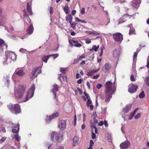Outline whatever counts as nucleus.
I'll return each instance as SVG.
<instances>
[{
  "mask_svg": "<svg viewBox=\"0 0 149 149\" xmlns=\"http://www.w3.org/2000/svg\"><path fill=\"white\" fill-rule=\"evenodd\" d=\"M26 87L22 86H19L17 89L14 91L15 97L17 99L22 98L25 91Z\"/></svg>",
  "mask_w": 149,
  "mask_h": 149,
  "instance_id": "obj_3",
  "label": "nucleus"
},
{
  "mask_svg": "<svg viewBox=\"0 0 149 149\" xmlns=\"http://www.w3.org/2000/svg\"><path fill=\"white\" fill-rule=\"evenodd\" d=\"M50 56H53V58L54 59L56 58L57 57H58V54H52V55H49Z\"/></svg>",
  "mask_w": 149,
  "mask_h": 149,
  "instance_id": "obj_39",
  "label": "nucleus"
},
{
  "mask_svg": "<svg viewBox=\"0 0 149 149\" xmlns=\"http://www.w3.org/2000/svg\"><path fill=\"white\" fill-rule=\"evenodd\" d=\"M105 86L106 94L105 102L108 103L112 97V95L114 93L116 90V85L115 82L112 83L110 81H108L105 83Z\"/></svg>",
  "mask_w": 149,
  "mask_h": 149,
  "instance_id": "obj_1",
  "label": "nucleus"
},
{
  "mask_svg": "<svg viewBox=\"0 0 149 149\" xmlns=\"http://www.w3.org/2000/svg\"><path fill=\"white\" fill-rule=\"evenodd\" d=\"M137 88L136 86L131 84L129 86L128 91L130 93H134L136 91Z\"/></svg>",
  "mask_w": 149,
  "mask_h": 149,
  "instance_id": "obj_9",
  "label": "nucleus"
},
{
  "mask_svg": "<svg viewBox=\"0 0 149 149\" xmlns=\"http://www.w3.org/2000/svg\"><path fill=\"white\" fill-rule=\"evenodd\" d=\"M17 127H15L12 130V132L13 133L18 134L19 129V125L18 124L17 125Z\"/></svg>",
  "mask_w": 149,
  "mask_h": 149,
  "instance_id": "obj_20",
  "label": "nucleus"
},
{
  "mask_svg": "<svg viewBox=\"0 0 149 149\" xmlns=\"http://www.w3.org/2000/svg\"><path fill=\"white\" fill-rule=\"evenodd\" d=\"M23 15L24 17L28 18V15L26 12L25 10L24 9L23 10Z\"/></svg>",
  "mask_w": 149,
  "mask_h": 149,
  "instance_id": "obj_36",
  "label": "nucleus"
},
{
  "mask_svg": "<svg viewBox=\"0 0 149 149\" xmlns=\"http://www.w3.org/2000/svg\"><path fill=\"white\" fill-rule=\"evenodd\" d=\"M134 31L133 30L130 29L129 32V34L130 35L131 34H133L134 33Z\"/></svg>",
  "mask_w": 149,
  "mask_h": 149,
  "instance_id": "obj_52",
  "label": "nucleus"
},
{
  "mask_svg": "<svg viewBox=\"0 0 149 149\" xmlns=\"http://www.w3.org/2000/svg\"><path fill=\"white\" fill-rule=\"evenodd\" d=\"M93 34L94 35H95L96 36H97V35H99L100 34L99 33H98V32H97L95 31H93Z\"/></svg>",
  "mask_w": 149,
  "mask_h": 149,
  "instance_id": "obj_61",
  "label": "nucleus"
},
{
  "mask_svg": "<svg viewBox=\"0 0 149 149\" xmlns=\"http://www.w3.org/2000/svg\"><path fill=\"white\" fill-rule=\"evenodd\" d=\"M131 107V104H128L123 109V112L125 113H127L128 111L130 110Z\"/></svg>",
  "mask_w": 149,
  "mask_h": 149,
  "instance_id": "obj_17",
  "label": "nucleus"
},
{
  "mask_svg": "<svg viewBox=\"0 0 149 149\" xmlns=\"http://www.w3.org/2000/svg\"><path fill=\"white\" fill-rule=\"evenodd\" d=\"M34 28L32 24H31L30 26H29L26 30L27 33L29 34H32Z\"/></svg>",
  "mask_w": 149,
  "mask_h": 149,
  "instance_id": "obj_18",
  "label": "nucleus"
},
{
  "mask_svg": "<svg viewBox=\"0 0 149 149\" xmlns=\"http://www.w3.org/2000/svg\"><path fill=\"white\" fill-rule=\"evenodd\" d=\"M6 57L3 61L4 65L8 64L10 63L12 60H16V56L13 52L7 51L6 52Z\"/></svg>",
  "mask_w": 149,
  "mask_h": 149,
  "instance_id": "obj_2",
  "label": "nucleus"
},
{
  "mask_svg": "<svg viewBox=\"0 0 149 149\" xmlns=\"http://www.w3.org/2000/svg\"><path fill=\"white\" fill-rule=\"evenodd\" d=\"M99 69L97 70H91L89 71V72H87V75L88 76H92L94 74V73L97 72Z\"/></svg>",
  "mask_w": 149,
  "mask_h": 149,
  "instance_id": "obj_23",
  "label": "nucleus"
},
{
  "mask_svg": "<svg viewBox=\"0 0 149 149\" xmlns=\"http://www.w3.org/2000/svg\"><path fill=\"white\" fill-rule=\"evenodd\" d=\"M13 105L11 103H10L9 104L7 105V107L9 109H10V111L12 112H13Z\"/></svg>",
  "mask_w": 149,
  "mask_h": 149,
  "instance_id": "obj_29",
  "label": "nucleus"
},
{
  "mask_svg": "<svg viewBox=\"0 0 149 149\" xmlns=\"http://www.w3.org/2000/svg\"><path fill=\"white\" fill-rule=\"evenodd\" d=\"M92 102L91 100L89 99H88L87 100V101L86 102V105L87 107H89V106L91 105V104L92 103Z\"/></svg>",
  "mask_w": 149,
  "mask_h": 149,
  "instance_id": "obj_37",
  "label": "nucleus"
},
{
  "mask_svg": "<svg viewBox=\"0 0 149 149\" xmlns=\"http://www.w3.org/2000/svg\"><path fill=\"white\" fill-rule=\"evenodd\" d=\"M76 12V10H73L72 11V14L73 15H75Z\"/></svg>",
  "mask_w": 149,
  "mask_h": 149,
  "instance_id": "obj_64",
  "label": "nucleus"
},
{
  "mask_svg": "<svg viewBox=\"0 0 149 149\" xmlns=\"http://www.w3.org/2000/svg\"><path fill=\"white\" fill-rule=\"evenodd\" d=\"M55 149H64V148L63 146H59Z\"/></svg>",
  "mask_w": 149,
  "mask_h": 149,
  "instance_id": "obj_59",
  "label": "nucleus"
},
{
  "mask_svg": "<svg viewBox=\"0 0 149 149\" xmlns=\"http://www.w3.org/2000/svg\"><path fill=\"white\" fill-rule=\"evenodd\" d=\"M92 47L95 52H97L98 49V47H97V46L96 45H93L92 46Z\"/></svg>",
  "mask_w": 149,
  "mask_h": 149,
  "instance_id": "obj_43",
  "label": "nucleus"
},
{
  "mask_svg": "<svg viewBox=\"0 0 149 149\" xmlns=\"http://www.w3.org/2000/svg\"><path fill=\"white\" fill-rule=\"evenodd\" d=\"M51 139L52 141L54 140V138L55 137L56 140L59 143H61L63 140L62 135L59 132H53L50 134Z\"/></svg>",
  "mask_w": 149,
  "mask_h": 149,
  "instance_id": "obj_6",
  "label": "nucleus"
},
{
  "mask_svg": "<svg viewBox=\"0 0 149 149\" xmlns=\"http://www.w3.org/2000/svg\"><path fill=\"white\" fill-rule=\"evenodd\" d=\"M104 124L106 127H107L108 126V123H107V121H106V120H104Z\"/></svg>",
  "mask_w": 149,
  "mask_h": 149,
  "instance_id": "obj_54",
  "label": "nucleus"
},
{
  "mask_svg": "<svg viewBox=\"0 0 149 149\" xmlns=\"http://www.w3.org/2000/svg\"><path fill=\"white\" fill-rule=\"evenodd\" d=\"M113 38L116 42L120 43L123 40V36L120 33H117L113 34Z\"/></svg>",
  "mask_w": 149,
  "mask_h": 149,
  "instance_id": "obj_7",
  "label": "nucleus"
},
{
  "mask_svg": "<svg viewBox=\"0 0 149 149\" xmlns=\"http://www.w3.org/2000/svg\"><path fill=\"white\" fill-rule=\"evenodd\" d=\"M77 23L75 22L72 23L70 24L71 27L74 29H75V26L77 24Z\"/></svg>",
  "mask_w": 149,
  "mask_h": 149,
  "instance_id": "obj_38",
  "label": "nucleus"
},
{
  "mask_svg": "<svg viewBox=\"0 0 149 149\" xmlns=\"http://www.w3.org/2000/svg\"><path fill=\"white\" fill-rule=\"evenodd\" d=\"M21 112V110L19 105L18 104H15L14 107L13 112L15 114L19 113Z\"/></svg>",
  "mask_w": 149,
  "mask_h": 149,
  "instance_id": "obj_13",
  "label": "nucleus"
},
{
  "mask_svg": "<svg viewBox=\"0 0 149 149\" xmlns=\"http://www.w3.org/2000/svg\"><path fill=\"white\" fill-rule=\"evenodd\" d=\"M119 55V52L118 51L114 50L113 51V55L115 59H118Z\"/></svg>",
  "mask_w": 149,
  "mask_h": 149,
  "instance_id": "obj_21",
  "label": "nucleus"
},
{
  "mask_svg": "<svg viewBox=\"0 0 149 149\" xmlns=\"http://www.w3.org/2000/svg\"><path fill=\"white\" fill-rule=\"evenodd\" d=\"M111 68L110 64L108 63H106L102 68V71L104 72H108Z\"/></svg>",
  "mask_w": 149,
  "mask_h": 149,
  "instance_id": "obj_15",
  "label": "nucleus"
},
{
  "mask_svg": "<svg viewBox=\"0 0 149 149\" xmlns=\"http://www.w3.org/2000/svg\"><path fill=\"white\" fill-rule=\"evenodd\" d=\"M138 53L137 52H135L134 53V55H133V59L134 60L135 59V58L136 57Z\"/></svg>",
  "mask_w": 149,
  "mask_h": 149,
  "instance_id": "obj_48",
  "label": "nucleus"
},
{
  "mask_svg": "<svg viewBox=\"0 0 149 149\" xmlns=\"http://www.w3.org/2000/svg\"><path fill=\"white\" fill-rule=\"evenodd\" d=\"M27 10L30 15L32 14V12L31 10V7L29 5V3H27Z\"/></svg>",
  "mask_w": 149,
  "mask_h": 149,
  "instance_id": "obj_24",
  "label": "nucleus"
},
{
  "mask_svg": "<svg viewBox=\"0 0 149 149\" xmlns=\"http://www.w3.org/2000/svg\"><path fill=\"white\" fill-rule=\"evenodd\" d=\"M131 16L127 14H124L121 17L120 20L118 22V24H119L124 22L127 19H130Z\"/></svg>",
  "mask_w": 149,
  "mask_h": 149,
  "instance_id": "obj_10",
  "label": "nucleus"
},
{
  "mask_svg": "<svg viewBox=\"0 0 149 149\" xmlns=\"http://www.w3.org/2000/svg\"><path fill=\"white\" fill-rule=\"evenodd\" d=\"M66 121L62 120H61L60 123L58 125V127L62 130H64L66 127Z\"/></svg>",
  "mask_w": 149,
  "mask_h": 149,
  "instance_id": "obj_14",
  "label": "nucleus"
},
{
  "mask_svg": "<svg viewBox=\"0 0 149 149\" xmlns=\"http://www.w3.org/2000/svg\"><path fill=\"white\" fill-rule=\"evenodd\" d=\"M107 108H102V111H103V113L105 114L106 113V111H107L106 110Z\"/></svg>",
  "mask_w": 149,
  "mask_h": 149,
  "instance_id": "obj_53",
  "label": "nucleus"
},
{
  "mask_svg": "<svg viewBox=\"0 0 149 149\" xmlns=\"http://www.w3.org/2000/svg\"><path fill=\"white\" fill-rule=\"evenodd\" d=\"M35 90V86L34 84H33L30 87L29 90L27 92L25 98L23 101V102H26L27 101L33 97Z\"/></svg>",
  "mask_w": 149,
  "mask_h": 149,
  "instance_id": "obj_5",
  "label": "nucleus"
},
{
  "mask_svg": "<svg viewBox=\"0 0 149 149\" xmlns=\"http://www.w3.org/2000/svg\"><path fill=\"white\" fill-rule=\"evenodd\" d=\"M58 85L56 84H54L53 86V88L52 89V92L53 93L54 95V98H56V92L58 91Z\"/></svg>",
  "mask_w": 149,
  "mask_h": 149,
  "instance_id": "obj_16",
  "label": "nucleus"
},
{
  "mask_svg": "<svg viewBox=\"0 0 149 149\" xmlns=\"http://www.w3.org/2000/svg\"><path fill=\"white\" fill-rule=\"evenodd\" d=\"M141 2V0H135L132 1L131 3L132 7L134 8H137L139 6Z\"/></svg>",
  "mask_w": 149,
  "mask_h": 149,
  "instance_id": "obj_11",
  "label": "nucleus"
},
{
  "mask_svg": "<svg viewBox=\"0 0 149 149\" xmlns=\"http://www.w3.org/2000/svg\"><path fill=\"white\" fill-rule=\"evenodd\" d=\"M94 144V142L93 140H91L90 141V145L89 148H88L87 149H92L93 148V146Z\"/></svg>",
  "mask_w": 149,
  "mask_h": 149,
  "instance_id": "obj_31",
  "label": "nucleus"
},
{
  "mask_svg": "<svg viewBox=\"0 0 149 149\" xmlns=\"http://www.w3.org/2000/svg\"><path fill=\"white\" fill-rule=\"evenodd\" d=\"M130 145V143L128 141H126L120 144V146L121 149H127Z\"/></svg>",
  "mask_w": 149,
  "mask_h": 149,
  "instance_id": "obj_12",
  "label": "nucleus"
},
{
  "mask_svg": "<svg viewBox=\"0 0 149 149\" xmlns=\"http://www.w3.org/2000/svg\"><path fill=\"white\" fill-rule=\"evenodd\" d=\"M85 8H82L81 9V13L82 15H84L85 13Z\"/></svg>",
  "mask_w": 149,
  "mask_h": 149,
  "instance_id": "obj_49",
  "label": "nucleus"
},
{
  "mask_svg": "<svg viewBox=\"0 0 149 149\" xmlns=\"http://www.w3.org/2000/svg\"><path fill=\"white\" fill-rule=\"evenodd\" d=\"M141 114L140 113H138L135 116L134 118L135 119L139 118L141 116Z\"/></svg>",
  "mask_w": 149,
  "mask_h": 149,
  "instance_id": "obj_41",
  "label": "nucleus"
},
{
  "mask_svg": "<svg viewBox=\"0 0 149 149\" xmlns=\"http://www.w3.org/2000/svg\"><path fill=\"white\" fill-rule=\"evenodd\" d=\"M41 72V68L40 67H36L31 72V77L32 78L34 76L36 77L38 74Z\"/></svg>",
  "mask_w": 149,
  "mask_h": 149,
  "instance_id": "obj_8",
  "label": "nucleus"
},
{
  "mask_svg": "<svg viewBox=\"0 0 149 149\" xmlns=\"http://www.w3.org/2000/svg\"><path fill=\"white\" fill-rule=\"evenodd\" d=\"M86 84L88 89H90V85L89 82L88 81H87V82Z\"/></svg>",
  "mask_w": 149,
  "mask_h": 149,
  "instance_id": "obj_63",
  "label": "nucleus"
},
{
  "mask_svg": "<svg viewBox=\"0 0 149 149\" xmlns=\"http://www.w3.org/2000/svg\"><path fill=\"white\" fill-rule=\"evenodd\" d=\"M102 86V85L101 84H98L96 86L97 88L98 89H100Z\"/></svg>",
  "mask_w": 149,
  "mask_h": 149,
  "instance_id": "obj_58",
  "label": "nucleus"
},
{
  "mask_svg": "<svg viewBox=\"0 0 149 149\" xmlns=\"http://www.w3.org/2000/svg\"><path fill=\"white\" fill-rule=\"evenodd\" d=\"M62 78L63 79V80L65 81H67V76L65 75H63L62 76Z\"/></svg>",
  "mask_w": 149,
  "mask_h": 149,
  "instance_id": "obj_46",
  "label": "nucleus"
},
{
  "mask_svg": "<svg viewBox=\"0 0 149 149\" xmlns=\"http://www.w3.org/2000/svg\"><path fill=\"white\" fill-rule=\"evenodd\" d=\"M63 10L66 14H68L70 12V9L67 5H66L63 8Z\"/></svg>",
  "mask_w": 149,
  "mask_h": 149,
  "instance_id": "obj_27",
  "label": "nucleus"
},
{
  "mask_svg": "<svg viewBox=\"0 0 149 149\" xmlns=\"http://www.w3.org/2000/svg\"><path fill=\"white\" fill-rule=\"evenodd\" d=\"M73 17L71 15H68L66 18V20L68 22L69 20L72 19Z\"/></svg>",
  "mask_w": 149,
  "mask_h": 149,
  "instance_id": "obj_32",
  "label": "nucleus"
},
{
  "mask_svg": "<svg viewBox=\"0 0 149 149\" xmlns=\"http://www.w3.org/2000/svg\"><path fill=\"white\" fill-rule=\"evenodd\" d=\"M96 135L93 132L92 133V138L93 139H94L96 138Z\"/></svg>",
  "mask_w": 149,
  "mask_h": 149,
  "instance_id": "obj_50",
  "label": "nucleus"
},
{
  "mask_svg": "<svg viewBox=\"0 0 149 149\" xmlns=\"http://www.w3.org/2000/svg\"><path fill=\"white\" fill-rule=\"evenodd\" d=\"M50 55H47V56H45L43 57L42 58V60L45 62V63H47L48 59L49 58Z\"/></svg>",
  "mask_w": 149,
  "mask_h": 149,
  "instance_id": "obj_28",
  "label": "nucleus"
},
{
  "mask_svg": "<svg viewBox=\"0 0 149 149\" xmlns=\"http://www.w3.org/2000/svg\"><path fill=\"white\" fill-rule=\"evenodd\" d=\"M19 51L22 53H25L26 51V50L25 49L21 48L19 49Z\"/></svg>",
  "mask_w": 149,
  "mask_h": 149,
  "instance_id": "obj_45",
  "label": "nucleus"
},
{
  "mask_svg": "<svg viewBox=\"0 0 149 149\" xmlns=\"http://www.w3.org/2000/svg\"><path fill=\"white\" fill-rule=\"evenodd\" d=\"M85 40L86 43L87 44H90L91 42V40L89 39H86Z\"/></svg>",
  "mask_w": 149,
  "mask_h": 149,
  "instance_id": "obj_44",
  "label": "nucleus"
},
{
  "mask_svg": "<svg viewBox=\"0 0 149 149\" xmlns=\"http://www.w3.org/2000/svg\"><path fill=\"white\" fill-rule=\"evenodd\" d=\"M138 109V108H136L134 110V111L132 113L135 115Z\"/></svg>",
  "mask_w": 149,
  "mask_h": 149,
  "instance_id": "obj_62",
  "label": "nucleus"
},
{
  "mask_svg": "<svg viewBox=\"0 0 149 149\" xmlns=\"http://www.w3.org/2000/svg\"><path fill=\"white\" fill-rule=\"evenodd\" d=\"M74 46L75 47H81L82 45L80 43H77L74 45Z\"/></svg>",
  "mask_w": 149,
  "mask_h": 149,
  "instance_id": "obj_40",
  "label": "nucleus"
},
{
  "mask_svg": "<svg viewBox=\"0 0 149 149\" xmlns=\"http://www.w3.org/2000/svg\"><path fill=\"white\" fill-rule=\"evenodd\" d=\"M6 138L5 137H2V138L0 139V141L1 142H3L6 139Z\"/></svg>",
  "mask_w": 149,
  "mask_h": 149,
  "instance_id": "obj_56",
  "label": "nucleus"
},
{
  "mask_svg": "<svg viewBox=\"0 0 149 149\" xmlns=\"http://www.w3.org/2000/svg\"><path fill=\"white\" fill-rule=\"evenodd\" d=\"M66 69L65 68H61L60 69V71L62 73H65L66 72Z\"/></svg>",
  "mask_w": 149,
  "mask_h": 149,
  "instance_id": "obj_42",
  "label": "nucleus"
},
{
  "mask_svg": "<svg viewBox=\"0 0 149 149\" xmlns=\"http://www.w3.org/2000/svg\"><path fill=\"white\" fill-rule=\"evenodd\" d=\"M4 43V41L0 39V52H1L3 51V45Z\"/></svg>",
  "mask_w": 149,
  "mask_h": 149,
  "instance_id": "obj_26",
  "label": "nucleus"
},
{
  "mask_svg": "<svg viewBox=\"0 0 149 149\" xmlns=\"http://www.w3.org/2000/svg\"><path fill=\"white\" fill-rule=\"evenodd\" d=\"M99 76H100L99 74H97L96 75L94 76L93 77V78L94 79H97L99 77Z\"/></svg>",
  "mask_w": 149,
  "mask_h": 149,
  "instance_id": "obj_55",
  "label": "nucleus"
},
{
  "mask_svg": "<svg viewBox=\"0 0 149 149\" xmlns=\"http://www.w3.org/2000/svg\"><path fill=\"white\" fill-rule=\"evenodd\" d=\"M134 114H133V113H132L129 116V120H131L132 118H133V117H134Z\"/></svg>",
  "mask_w": 149,
  "mask_h": 149,
  "instance_id": "obj_47",
  "label": "nucleus"
},
{
  "mask_svg": "<svg viewBox=\"0 0 149 149\" xmlns=\"http://www.w3.org/2000/svg\"><path fill=\"white\" fill-rule=\"evenodd\" d=\"M130 80L132 81H135V79L134 78V76L133 75H131L130 76Z\"/></svg>",
  "mask_w": 149,
  "mask_h": 149,
  "instance_id": "obj_57",
  "label": "nucleus"
},
{
  "mask_svg": "<svg viewBox=\"0 0 149 149\" xmlns=\"http://www.w3.org/2000/svg\"><path fill=\"white\" fill-rule=\"evenodd\" d=\"M145 96L144 92L143 91H142L139 95V97L140 98H143Z\"/></svg>",
  "mask_w": 149,
  "mask_h": 149,
  "instance_id": "obj_33",
  "label": "nucleus"
},
{
  "mask_svg": "<svg viewBox=\"0 0 149 149\" xmlns=\"http://www.w3.org/2000/svg\"><path fill=\"white\" fill-rule=\"evenodd\" d=\"M16 74L18 76L22 77L24 76L25 74V72L22 69L16 72Z\"/></svg>",
  "mask_w": 149,
  "mask_h": 149,
  "instance_id": "obj_19",
  "label": "nucleus"
},
{
  "mask_svg": "<svg viewBox=\"0 0 149 149\" xmlns=\"http://www.w3.org/2000/svg\"><path fill=\"white\" fill-rule=\"evenodd\" d=\"M85 57V55L84 54H83L81 56H80L79 58H78V60L79 61L81 59L84 58Z\"/></svg>",
  "mask_w": 149,
  "mask_h": 149,
  "instance_id": "obj_51",
  "label": "nucleus"
},
{
  "mask_svg": "<svg viewBox=\"0 0 149 149\" xmlns=\"http://www.w3.org/2000/svg\"><path fill=\"white\" fill-rule=\"evenodd\" d=\"M13 138L16 139L18 141H19L20 139V138L18 134L15 135Z\"/></svg>",
  "mask_w": 149,
  "mask_h": 149,
  "instance_id": "obj_35",
  "label": "nucleus"
},
{
  "mask_svg": "<svg viewBox=\"0 0 149 149\" xmlns=\"http://www.w3.org/2000/svg\"><path fill=\"white\" fill-rule=\"evenodd\" d=\"M93 119H94V118H95L97 116V115L96 114V112H93Z\"/></svg>",
  "mask_w": 149,
  "mask_h": 149,
  "instance_id": "obj_60",
  "label": "nucleus"
},
{
  "mask_svg": "<svg viewBox=\"0 0 149 149\" xmlns=\"http://www.w3.org/2000/svg\"><path fill=\"white\" fill-rule=\"evenodd\" d=\"M35 90V86L34 84H33L30 87L29 90L27 92L25 98L23 101V102H26L27 101L33 97Z\"/></svg>",
  "mask_w": 149,
  "mask_h": 149,
  "instance_id": "obj_4",
  "label": "nucleus"
},
{
  "mask_svg": "<svg viewBox=\"0 0 149 149\" xmlns=\"http://www.w3.org/2000/svg\"><path fill=\"white\" fill-rule=\"evenodd\" d=\"M75 19L78 22H80L84 23H86V22L85 21L83 20H80L79 19L78 17H76Z\"/></svg>",
  "mask_w": 149,
  "mask_h": 149,
  "instance_id": "obj_30",
  "label": "nucleus"
},
{
  "mask_svg": "<svg viewBox=\"0 0 149 149\" xmlns=\"http://www.w3.org/2000/svg\"><path fill=\"white\" fill-rule=\"evenodd\" d=\"M58 116V114L56 112V113H53L52 116H50L49 117H47L46 119V121L48 122L47 119L49 118L50 120H51L54 118L57 117Z\"/></svg>",
  "mask_w": 149,
  "mask_h": 149,
  "instance_id": "obj_22",
  "label": "nucleus"
},
{
  "mask_svg": "<svg viewBox=\"0 0 149 149\" xmlns=\"http://www.w3.org/2000/svg\"><path fill=\"white\" fill-rule=\"evenodd\" d=\"M79 141V137L77 136H75L73 139V145L74 146H75L76 145H77L78 142Z\"/></svg>",
  "mask_w": 149,
  "mask_h": 149,
  "instance_id": "obj_25",
  "label": "nucleus"
},
{
  "mask_svg": "<svg viewBox=\"0 0 149 149\" xmlns=\"http://www.w3.org/2000/svg\"><path fill=\"white\" fill-rule=\"evenodd\" d=\"M144 81L147 86H149V76L145 79Z\"/></svg>",
  "mask_w": 149,
  "mask_h": 149,
  "instance_id": "obj_34",
  "label": "nucleus"
}]
</instances>
